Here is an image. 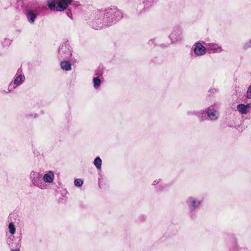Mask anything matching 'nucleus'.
Returning <instances> with one entry per match:
<instances>
[{
  "label": "nucleus",
  "mask_w": 251,
  "mask_h": 251,
  "mask_svg": "<svg viewBox=\"0 0 251 251\" xmlns=\"http://www.w3.org/2000/svg\"><path fill=\"white\" fill-rule=\"evenodd\" d=\"M59 55L63 59L69 58L72 55V51L68 45L65 44L59 49Z\"/></svg>",
  "instance_id": "obj_7"
},
{
  "label": "nucleus",
  "mask_w": 251,
  "mask_h": 251,
  "mask_svg": "<svg viewBox=\"0 0 251 251\" xmlns=\"http://www.w3.org/2000/svg\"><path fill=\"white\" fill-rule=\"evenodd\" d=\"M101 159L100 158V157H97L94 161V164L95 166V167L98 170H100L101 168Z\"/></svg>",
  "instance_id": "obj_18"
},
{
  "label": "nucleus",
  "mask_w": 251,
  "mask_h": 251,
  "mask_svg": "<svg viewBox=\"0 0 251 251\" xmlns=\"http://www.w3.org/2000/svg\"><path fill=\"white\" fill-rule=\"evenodd\" d=\"M58 0H48L47 1L48 5L50 10H55L56 9L58 5Z\"/></svg>",
  "instance_id": "obj_16"
},
{
  "label": "nucleus",
  "mask_w": 251,
  "mask_h": 251,
  "mask_svg": "<svg viewBox=\"0 0 251 251\" xmlns=\"http://www.w3.org/2000/svg\"><path fill=\"white\" fill-rule=\"evenodd\" d=\"M122 13L115 7L98 12L91 22L93 28L98 30L112 25L122 18Z\"/></svg>",
  "instance_id": "obj_1"
},
{
  "label": "nucleus",
  "mask_w": 251,
  "mask_h": 251,
  "mask_svg": "<svg viewBox=\"0 0 251 251\" xmlns=\"http://www.w3.org/2000/svg\"><path fill=\"white\" fill-rule=\"evenodd\" d=\"M42 177L45 184H51L55 178L54 173L52 171H48L44 175H42Z\"/></svg>",
  "instance_id": "obj_10"
},
{
  "label": "nucleus",
  "mask_w": 251,
  "mask_h": 251,
  "mask_svg": "<svg viewBox=\"0 0 251 251\" xmlns=\"http://www.w3.org/2000/svg\"><path fill=\"white\" fill-rule=\"evenodd\" d=\"M159 179L155 180L152 182V185H155L159 183Z\"/></svg>",
  "instance_id": "obj_26"
},
{
  "label": "nucleus",
  "mask_w": 251,
  "mask_h": 251,
  "mask_svg": "<svg viewBox=\"0 0 251 251\" xmlns=\"http://www.w3.org/2000/svg\"><path fill=\"white\" fill-rule=\"evenodd\" d=\"M38 9H27L26 11V15L27 21L30 24H33L38 15Z\"/></svg>",
  "instance_id": "obj_9"
},
{
  "label": "nucleus",
  "mask_w": 251,
  "mask_h": 251,
  "mask_svg": "<svg viewBox=\"0 0 251 251\" xmlns=\"http://www.w3.org/2000/svg\"><path fill=\"white\" fill-rule=\"evenodd\" d=\"M61 68L66 71H70L72 70V64L69 61H62L60 63Z\"/></svg>",
  "instance_id": "obj_15"
},
{
  "label": "nucleus",
  "mask_w": 251,
  "mask_h": 251,
  "mask_svg": "<svg viewBox=\"0 0 251 251\" xmlns=\"http://www.w3.org/2000/svg\"><path fill=\"white\" fill-rule=\"evenodd\" d=\"M30 181L33 186L42 190L47 189L49 186L45 184L43 180L42 174L39 172L32 171L30 174Z\"/></svg>",
  "instance_id": "obj_2"
},
{
  "label": "nucleus",
  "mask_w": 251,
  "mask_h": 251,
  "mask_svg": "<svg viewBox=\"0 0 251 251\" xmlns=\"http://www.w3.org/2000/svg\"><path fill=\"white\" fill-rule=\"evenodd\" d=\"M194 53L196 56L203 55L206 52V48L201 43H196L192 47Z\"/></svg>",
  "instance_id": "obj_6"
},
{
  "label": "nucleus",
  "mask_w": 251,
  "mask_h": 251,
  "mask_svg": "<svg viewBox=\"0 0 251 251\" xmlns=\"http://www.w3.org/2000/svg\"><path fill=\"white\" fill-rule=\"evenodd\" d=\"M73 1V0H60L56 7V10L62 11L66 9L68 5Z\"/></svg>",
  "instance_id": "obj_12"
},
{
  "label": "nucleus",
  "mask_w": 251,
  "mask_h": 251,
  "mask_svg": "<svg viewBox=\"0 0 251 251\" xmlns=\"http://www.w3.org/2000/svg\"><path fill=\"white\" fill-rule=\"evenodd\" d=\"M67 14L69 17L72 18V14L70 11H67Z\"/></svg>",
  "instance_id": "obj_29"
},
{
  "label": "nucleus",
  "mask_w": 251,
  "mask_h": 251,
  "mask_svg": "<svg viewBox=\"0 0 251 251\" xmlns=\"http://www.w3.org/2000/svg\"><path fill=\"white\" fill-rule=\"evenodd\" d=\"M251 107L250 104H239L237 106V109L240 114H247L250 111Z\"/></svg>",
  "instance_id": "obj_14"
},
{
  "label": "nucleus",
  "mask_w": 251,
  "mask_h": 251,
  "mask_svg": "<svg viewBox=\"0 0 251 251\" xmlns=\"http://www.w3.org/2000/svg\"><path fill=\"white\" fill-rule=\"evenodd\" d=\"M198 112H196V111H189L187 112V115L188 116H193V115H196L197 114Z\"/></svg>",
  "instance_id": "obj_25"
},
{
  "label": "nucleus",
  "mask_w": 251,
  "mask_h": 251,
  "mask_svg": "<svg viewBox=\"0 0 251 251\" xmlns=\"http://www.w3.org/2000/svg\"><path fill=\"white\" fill-rule=\"evenodd\" d=\"M15 249H11V251H20V245L16 246Z\"/></svg>",
  "instance_id": "obj_27"
},
{
  "label": "nucleus",
  "mask_w": 251,
  "mask_h": 251,
  "mask_svg": "<svg viewBox=\"0 0 251 251\" xmlns=\"http://www.w3.org/2000/svg\"><path fill=\"white\" fill-rule=\"evenodd\" d=\"M206 113L208 118L212 121L217 120L220 116L219 112L215 109L213 106H210L207 108Z\"/></svg>",
  "instance_id": "obj_8"
},
{
  "label": "nucleus",
  "mask_w": 251,
  "mask_h": 251,
  "mask_svg": "<svg viewBox=\"0 0 251 251\" xmlns=\"http://www.w3.org/2000/svg\"><path fill=\"white\" fill-rule=\"evenodd\" d=\"M94 87L97 89L99 88L101 85V80L99 77L97 76L93 78V79Z\"/></svg>",
  "instance_id": "obj_17"
},
{
  "label": "nucleus",
  "mask_w": 251,
  "mask_h": 251,
  "mask_svg": "<svg viewBox=\"0 0 251 251\" xmlns=\"http://www.w3.org/2000/svg\"><path fill=\"white\" fill-rule=\"evenodd\" d=\"M250 48H251V38L245 42L243 45V49L247 50Z\"/></svg>",
  "instance_id": "obj_20"
},
{
  "label": "nucleus",
  "mask_w": 251,
  "mask_h": 251,
  "mask_svg": "<svg viewBox=\"0 0 251 251\" xmlns=\"http://www.w3.org/2000/svg\"><path fill=\"white\" fill-rule=\"evenodd\" d=\"M14 238V237L13 236L12 238H9L7 239V242L10 247H14V246L13 245V242H12Z\"/></svg>",
  "instance_id": "obj_24"
},
{
  "label": "nucleus",
  "mask_w": 251,
  "mask_h": 251,
  "mask_svg": "<svg viewBox=\"0 0 251 251\" xmlns=\"http://www.w3.org/2000/svg\"><path fill=\"white\" fill-rule=\"evenodd\" d=\"M246 97L248 99H251V85L248 88L246 93Z\"/></svg>",
  "instance_id": "obj_23"
},
{
  "label": "nucleus",
  "mask_w": 251,
  "mask_h": 251,
  "mask_svg": "<svg viewBox=\"0 0 251 251\" xmlns=\"http://www.w3.org/2000/svg\"><path fill=\"white\" fill-rule=\"evenodd\" d=\"M154 39H151L149 41L148 44L150 45H152V44H154Z\"/></svg>",
  "instance_id": "obj_28"
},
{
  "label": "nucleus",
  "mask_w": 251,
  "mask_h": 251,
  "mask_svg": "<svg viewBox=\"0 0 251 251\" xmlns=\"http://www.w3.org/2000/svg\"><path fill=\"white\" fill-rule=\"evenodd\" d=\"M8 230L10 234L14 235L16 232V228L13 223H10L8 225Z\"/></svg>",
  "instance_id": "obj_19"
},
{
  "label": "nucleus",
  "mask_w": 251,
  "mask_h": 251,
  "mask_svg": "<svg viewBox=\"0 0 251 251\" xmlns=\"http://www.w3.org/2000/svg\"><path fill=\"white\" fill-rule=\"evenodd\" d=\"M206 46L207 50L212 53H220L223 50L222 47L215 43H209Z\"/></svg>",
  "instance_id": "obj_13"
},
{
  "label": "nucleus",
  "mask_w": 251,
  "mask_h": 251,
  "mask_svg": "<svg viewBox=\"0 0 251 251\" xmlns=\"http://www.w3.org/2000/svg\"><path fill=\"white\" fill-rule=\"evenodd\" d=\"M196 112H198V113L196 116H198L201 119V120H203V119L201 115L204 114V111L201 110L200 111H196Z\"/></svg>",
  "instance_id": "obj_22"
},
{
  "label": "nucleus",
  "mask_w": 251,
  "mask_h": 251,
  "mask_svg": "<svg viewBox=\"0 0 251 251\" xmlns=\"http://www.w3.org/2000/svg\"><path fill=\"white\" fill-rule=\"evenodd\" d=\"M74 184L75 186L79 187L83 185V181L81 179L77 178L75 180Z\"/></svg>",
  "instance_id": "obj_21"
},
{
  "label": "nucleus",
  "mask_w": 251,
  "mask_h": 251,
  "mask_svg": "<svg viewBox=\"0 0 251 251\" xmlns=\"http://www.w3.org/2000/svg\"><path fill=\"white\" fill-rule=\"evenodd\" d=\"M169 38L172 43H176L181 40L182 38V30L180 26L174 27L172 29Z\"/></svg>",
  "instance_id": "obj_4"
},
{
  "label": "nucleus",
  "mask_w": 251,
  "mask_h": 251,
  "mask_svg": "<svg viewBox=\"0 0 251 251\" xmlns=\"http://www.w3.org/2000/svg\"><path fill=\"white\" fill-rule=\"evenodd\" d=\"M25 80V76L21 69H19L15 75L13 80L11 81L8 87V92H12L18 86L21 85Z\"/></svg>",
  "instance_id": "obj_3"
},
{
  "label": "nucleus",
  "mask_w": 251,
  "mask_h": 251,
  "mask_svg": "<svg viewBox=\"0 0 251 251\" xmlns=\"http://www.w3.org/2000/svg\"><path fill=\"white\" fill-rule=\"evenodd\" d=\"M202 201L198 198L190 196L186 200V203L189 209L193 212L198 208L201 205Z\"/></svg>",
  "instance_id": "obj_5"
},
{
  "label": "nucleus",
  "mask_w": 251,
  "mask_h": 251,
  "mask_svg": "<svg viewBox=\"0 0 251 251\" xmlns=\"http://www.w3.org/2000/svg\"><path fill=\"white\" fill-rule=\"evenodd\" d=\"M73 1V0H60L56 7V10L62 11L66 9L68 5Z\"/></svg>",
  "instance_id": "obj_11"
}]
</instances>
